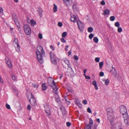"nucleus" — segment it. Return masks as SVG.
Returning <instances> with one entry per match:
<instances>
[{
  "label": "nucleus",
  "mask_w": 129,
  "mask_h": 129,
  "mask_svg": "<svg viewBox=\"0 0 129 129\" xmlns=\"http://www.w3.org/2000/svg\"><path fill=\"white\" fill-rule=\"evenodd\" d=\"M37 49L38 50L36 51V54L38 61L42 63L44 61L43 57H44L45 55V52L43 48L40 45L38 46Z\"/></svg>",
  "instance_id": "1"
},
{
  "label": "nucleus",
  "mask_w": 129,
  "mask_h": 129,
  "mask_svg": "<svg viewBox=\"0 0 129 129\" xmlns=\"http://www.w3.org/2000/svg\"><path fill=\"white\" fill-rule=\"evenodd\" d=\"M106 111L107 113L108 118L111 122L113 120L114 118L113 116V111L112 109L109 108L107 109Z\"/></svg>",
  "instance_id": "2"
},
{
  "label": "nucleus",
  "mask_w": 129,
  "mask_h": 129,
  "mask_svg": "<svg viewBox=\"0 0 129 129\" xmlns=\"http://www.w3.org/2000/svg\"><path fill=\"white\" fill-rule=\"evenodd\" d=\"M50 58L51 62L53 64H55L57 63V61L56 59V56L54 53L51 52L50 53Z\"/></svg>",
  "instance_id": "3"
},
{
  "label": "nucleus",
  "mask_w": 129,
  "mask_h": 129,
  "mask_svg": "<svg viewBox=\"0 0 129 129\" xmlns=\"http://www.w3.org/2000/svg\"><path fill=\"white\" fill-rule=\"evenodd\" d=\"M12 17L13 19L14 20L16 25L17 26L18 28H20V23L18 21L16 15L14 14H13L12 15Z\"/></svg>",
  "instance_id": "4"
},
{
  "label": "nucleus",
  "mask_w": 129,
  "mask_h": 129,
  "mask_svg": "<svg viewBox=\"0 0 129 129\" xmlns=\"http://www.w3.org/2000/svg\"><path fill=\"white\" fill-rule=\"evenodd\" d=\"M31 95V101L30 99L29 100V101L30 103L34 106H36L37 105V102L36 99L35 98L34 96L33 95L32 93L30 94Z\"/></svg>",
  "instance_id": "5"
},
{
  "label": "nucleus",
  "mask_w": 129,
  "mask_h": 129,
  "mask_svg": "<svg viewBox=\"0 0 129 129\" xmlns=\"http://www.w3.org/2000/svg\"><path fill=\"white\" fill-rule=\"evenodd\" d=\"M24 30L27 35H30L31 33V30L30 27L27 24L24 25L23 26Z\"/></svg>",
  "instance_id": "6"
},
{
  "label": "nucleus",
  "mask_w": 129,
  "mask_h": 129,
  "mask_svg": "<svg viewBox=\"0 0 129 129\" xmlns=\"http://www.w3.org/2000/svg\"><path fill=\"white\" fill-rule=\"evenodd\" d=\"M45 112L47 114V115L48 116H50L51 114V108L50 106L48 104H46L44 106Z\"/></svg>",
  "instance_id": "7"
},
{
  "label": "nucleus",
  "mask_w": 129,
  "mask_h": 129,
  "mask_svg": "<svg viewBox=\"0 0 129 129\" xmlns=\"http://www.w3.org/2000/svg\"><path fill=\"white\" fill-rule=\"evenodd\" d=\"M120 113L121 114L127 112L126 107L123 105H121L120 106Z\"/></svg>",
  "instance_id": "8"
},
{
  "label": "nucleus",
  "mask_w": 129,
  "mask_h": 129,
  "mask_svg": "<svg viewBox=\"0 0 129 129\" xmlns=\"http://www.w3.org/2000/svg\"><path fill=\"white\" fill-rule=\"evenodd\" d=\"M77 25L79 29L81 31H82L84 29V26L83 23L80 21L79 20L77 22Z\"/></svg>",
  "instance_id": "9"
},
{
  "label": "nucleus",
  "mask_w": 129,
  "mask_h": 129,
  "mask_svg": "<svg viewBox=\"0 0 129 129\" xmlns=\"http://www.w3.org/2000/svg\"><path fill=\"white\" fill-rule=\"evenodd\" d=\"M115 129H122V124L120 122L117 123L115 125Z\"/></svg>",
  "instance_id": "10"
},
{
  "label": "nucleus",
  "mask_w": 129,
  "mask_h": 129,
  "mask_svg": "<svg viewBox=\"0 0 129 129\" xmlns=\"http://www.w3.org/2000/svg\"><path fill=\"white\" fill-rule=\"evenodd\" d=\"M5 61L8 67H11L12 66V64L8 57H6L5 58Z\"/></svg>",
  "instance_id": "11"
},
{
  "label": "nucleus",
  "mask_w": 129,
  "mask_h": 129,
  "mask_svg": "<svg viewBox=\"0 0 129 129\" xmlns=\"http://www.w3.org/2000/svg\"><path fill=\"white\" fill-rule=\"evenodd\" d=\"M50 85L52 88H53V92L55 93L56 94V95L57 94V93H58V88L57 87H53V86H52V85Z\"/></svg>",
  "instance_id": "12"
},
{
  "label": "nucleus",
  "mask_w": 129,
  "mask_h": 129,
  "mask_svg": "<svg viewBox=\"0 0 129 129\" xmlns=\"http://www.w3.org/2000/svg\"><path fill=\"white\" fill-rule=\"evenodd\" d=\"M110 13V10L107 9L105 10L104 11L103 14L104 15H108Z\"/></svg>",
  "instance_id": "13"
},
{
  "label": "nucleus",
  "mask_w": 129,
  "mask_h": 129,
  "mask_svg": "<svg viewBox=\"0 0 129 129\" xmlns=\"http://www.w3.org/2000/svg\"><path fill=\"white\" fill-rule=\"evenodd\" d=\"M110 72H112V74L115 77L117 78V71L115 70L114 68L113 71L112 70H111Z\"/></svg>",
  "instance_id": "14"
},
{
  "label": "nucleus",
  "mask_w": 129,
  "mask_h": 129,
  "mask_svg": "<svg viewBox=\"0 0 129 129\" xmlns=\"http://www.w3.org/2000/svg\"><path fill=\"white\" fill-rule=\"evenodd\" d=\"M124 122L126 125L127 126L129 125V117H127V118L124 119Z\"/></svg>",
  "instance_id": "15"
},
{
  "label": "nucleus",
  "mask_w": 129,
  "mask_h": 129,
  "mask_svg": "<svg viewBox=\"0 0 129 129\" xmlns=\"http://www.w3.org/2000/svg\"><path fill=\"white\" fill-rule=\"evenodd\" d=\"M76 16L74 15L72 16L71 18V20L74 23H75L76 21Z\"/></svg>",
  "instance_id": "16"
},
{
  "label": "nucleus",
  "mask_w": 129,
  "mask_h": 129,
  "mask_svg": "<svg viewBox=\"0 0 129 129\" xmlns=\"http://www.w3.org/2000/svg\"><path fill=\"white\" fill-rule=\"evenodd\" d=\"M55 96V100L58 103H59L60 102V98L59 97L58 94L56 95Z\"/></svg>",
  "instance_id": "17"
},
{
  "label": "nucleus",
  "mask_w": 129,
  "mask_h": 129,
  "mask_svg": "<svg viewBox=\"0 0 129 129\" xmlns=\"http://www.w3.org/2000/svg\"><path fill=\"white\" fill-rule=\"evenodd\" d=\"M37 11L39 12V15L41 17L42 16V13L43 11L42 9L40 8L39 7L38 8Z\"/></svg>",
  "instance_id": "18"
},
{
  "label": "nucleus",
  "mask_w": 129,
  "mask_h": 129,
  "mask_svg": "<svg viewBox=\"0 0 129 129\" xmlns=\"http://www.w3.org/2000/svg\"><path fill=\"white\" fill-rule=\"evenodd\" d=\"M73 8L74 11H77L78 8L77 5L76 4H74L73 6Z\"/></svg>",
  "instance_id": "19"
},
{
  "label": "nucleus",
  "mask_w": 129,
  "mask_h": 129,
  "mask_svg": "<svg viewBox=\"0 0 129 129\" xmlns=\"http://www.w3.org/2000/svg\"><path fill=\"white\" fill-rule=\"evenodd\" d=\"M123 115V117L124 119L127 118V117H129L127 114V112L124 113L122 114Z\"/></svg>",
  "instance_id": "20"
},
{
  "label": "nucleus",
  "mask_w": 129,
  "mask_h": 129,
  "mask_svg": "<svg viewBox=\"0 0 129 129\" xmlns=\"http://www.w3.org/2000/svg\"><path fill=\"white\" fill-rule=\"evenodd\" d=\"M13 44L15 45H17V44H19L18 43V40L16 38H15L13 42Z\"/></svg>",
  "instance_id": "21"
},
{
  "label": "nucleus",
  "mask_w": 129,
  "mask_h": 129,
  "mask_svg": "<svg viewBox=\"0 0 129 129\" xmlns=\"http://www.w3.org/2000/svg\"><path fill=\"white\" fill-rule=\"evenodd\" d=\"M14 46L16 48L17 51L18 52L20 51V47L19 44H17V45H15Z\"/></svg>",
  "instance_id": "22"
},
{
  "label": "nucleus",
  "mask_w": 129,
  "mask_h": 129,
  "mask_svg": "<svg viewBox=\"0 0 129 129\" xmlns=\"http://www.w3.org/2000/svg\"><path fill=\"white\" fill-rule=\"evenodd\" d=\"M31 25L33 26L36 24V22L34 20L32 19L31 21Z\"/></svg>",
  "instance_id": "23"
},
{
  "label": "nucleus",
  "mask_w": 129,
  "mask_h": 129,
  "mask_svg": "<svg viewBox=\"0 0 129 129\" xmlns=\"http://www.w3.org/2000/svg\"><path fill=\"white\" fill-rule=\"evenodd\" d=\"M42 89L45 90L47 89V86H46L45 83H43L42 85Z\"/></svg>",
  "instance_id": "24"
},
{
  "label": "nucleus",
  "mask_w": 129,
  "mask_h": 129,
  "mask_svg": "<svg viewBox=\"0 0 129 129\" xmlns=\"http://www.w3.org/2000/svg\"><path fill=\"white\" fill-rule=\"evenodd\" d=\"M54 7L53 9V11L54 12H56L57 10V7L55 4H54Z\"/></svg>",
  "instance_id": "25"
},
{
  "label": "nucleus",
  "mask_w": 129,
  "mask_h": 129,
  "mask_svg": "<svg viewBox=\"0 0 129 129\" xmlns=\"http://www.w3.org/2000/svg\"><path fill=\"white\" fill-rule=\"evenodd\" d=\"M93 28L92 27H89L88 29V32L91 33L92 32L93 30Z\"/></svg>",
  "instance_id": "26"
},
{
  "label": "nucleus",
  "mask_w": 129,
  "mask_h": 129,
  "mask_svg": "<svg viewBox=\"0 0 129 129\" xmlns=\"http://www.w3.org/2000/svg\"><path fill=\"white\" fill-rule=\"evenodd\" d=\"M76 104L78 106H79V107L81 108V107H82V105L79 102L76 101Z\"/></svg>",
  "instance_id": "27"
},
{
  "label": "nucleus",
  "mask_w": 129,
  "mask_h": 129,
  "mask_svg": "<svg viewBox=\"0 0 129 129\" xmlns=\"http://www.w3.org/2000/svg\"><path fill=\"white\" fill-rule=\"evenodd\" d=\"M93 40L95 43H97L98 42L99 39L97 37H95L94 38Z\"/></svg>",
  "instance_id": "28"
},
{
  "label": "nucleus",
  "mask_w": 129,
  "mask_h": 129,
  "mask_svg": "<svg viewBox=\"0 0 129 129\" xmlns=\"http://www.w3.org/2000/svg\"><path fill=\"white\" fill-rule=\"evenodd\" d=\"M104 64V63L103 61L100 62L99 63V66L100 69H101Z\"/></svg>",
  "instance_id": "29"
},
{
  "label": "nucleus",
  "mask_w": 129,
  "mask_h": 129,
  "mask_svg": "<svg viewBox=\"0 0 129 129\" xmlns=\"http://www.w3.org/2000/svg\"><path fill=\"white\" fill-rule=\"evenodd\" d=\"M67 35V33L66 32H64L63 33L62 35V36L63 38H65Z\"/></svg>",
  "instance_id": "30"
},
{
  "label": "nucleus",
  "mask_w": 129,
  "mask_h": 129,
  "mask_svg": "<svg viewBox=\"0 0 129 129\" xmlns=\"http://www.w3.org/2000/svg\"><path fill=\"white\" fill-rule=\"evenodd\" d=\"M109 82V80L108 79H107L105 80V84L106 85H108Z\"/></svg>",
  "instance_id": "31"
},
{
  "label": "nucleus",
  "mask_w": 129,
  "mask_h": 129,
  "mask_svg": "<svg viewBox=\"0 0 129 129\" xmlns=\"http://www.w3.org/2000/svg\"><path fill=\"white\" fill-rule=\"evenodd\" d=\"M115 19V17L114 16H112L110 17V21H113Z\"/></svg>",
  "instance_id": "32"
},
{
  "label": "nucleus",
  "mask_w": 129,
  "mask_h": 129,
  "mask_svg": "<svg viewBox=\"0 0 129 129\" xmlns=\"http://www.w3.org/2000/svg\"><path fill=\"white\" fill-rule=\"evenodd\" d=\"M117 27H119L120 26V24L118 22H117L115 23L114 24Z\"/></svg>",
  "instance_id": "33"
},
{
  "label": "nucleus",
  "mask_w": 129,
  "mask_h": 129,
  "mask_svg": "<svg viewBox=\"0 0 129 129\" xmlns=\"http://www.w3.org/2000/svg\"><path fill=\"white\" fill-rule=\"evenodd\" d=\"M32 86L33 87L37 88L38 87V85L37 84H32Z\"/></svg>",
  "instance_id": "34"
},
{
  "label": "nucleus",
  "mask_w": 129,
  "mask_h": 129,
  "mask_svg": "<svg viewBox=\"0 0 129 129\" xmlns=\"http://www.w3.org/2000/svg\"><path fill=\"white\" fill-rule=\"evenodd\" d=\"M118 28L117 29V31L118 33H121L122 31V29L121 27H118Z\"/></svg>",
  "instance_id": "35"
},
{
  "label": "nucleus",
  "mask_w": 129,
  "mask_h": 129,
  "mask_svg": "<svg viewBox=\"0 0 129 129\" xmlns=\"http://www.w3.org/2000/svg\"><path fill=\"white\" fill-rule=\"evenodd\" d=\"M94 37V35L92 33L90 34L89 36V38L90 39H91Z\"/></svg>",
  "instance_id": "36"
},
{
  "label": "nucleus",
  "mask_w": 129,
  "mask_h": 129,
  "mask_svg": "<svg viewBox=\"0 0 129 129\" xmlns=\"http://www.w3.org/2000/svg\"><path fill=\"white\" fill-rule=\"evenodd\" d=\"M12 78L13 80L14 81H16L17 80V77L13 75L12 76Z\"/></svg>",
  "instance_id": "37"
},
{
  "label": "nucleus",
  "mask_w": 129,
  "mask_h": 129,
  "mask_svg": "<svg viewBox=\"0 0 129 129\" xmlns=\"http://www.w3.org/2000/svg\"><path fill=\"white\" fill-rule=\"evenodd\" d=\"M100 58L99 57H96L95 58V60L97 62H99L100 61Z\"/></svg>",
  "instance_id": "38"
},
{
  "label": "nucleus",
  "mask_w": 129,
  "mask_h": 129,
  "mask_svg": "<svg viewBox=\"0 0 129 129\" xmlns=\"http://www.w3.org/2000/svg\"><path fill=\"white\" fill-rule=\"evenodd\" d=\"M89 124H90L91 125H93V120H92V119L91 118H90L89 119Z\"/></svg>",
  "instance_id": "39"
},
{
  "label": "nucleus",
  "mask_w": 129,
  "mask_h": 129,
  "mask_svg": "<svg viewBox=\"0 0 129 129\" xmlns=\"http://www.w3.org/2000/svg\"><path fill=\"white\" fill-rule=\"evenodd\" d=\"M91 126L90 125L88 124L86 127V129H91Z\"/></svg>",
  "instance_id": "40"
},
{
  "label": "nucleus",
  "mask_w": 129,
  "mask_h": 129,
  "mask_svg": "<svg viewBox=\"0 0 129 129\" xmlns=\"http://www.w3.org/2000/svg\"><path fill=\"white\" fill-rule=\"evenodd\" d=\"M60 40L62 42H63L64 43H66V41L65 40V39L64 38H63V37L62 38H61L60 39Z\"/></svg>",
  "instance_id": "41"
},
{
  "label": "nucleus",
  "mask_w": 129,
  "mask_h": 129,
  "mask_svg": "<svg viewBox=\"0 0 129 129\" xmlns=\"http://www.w3.org/2000/svg\"><path fill=\"white\" fill-rule=\"evenodd\" d=\"M6 108L8 109H10V105L7 104L6 105Z\"/></svg>",
  "instance_id": "42"
},
{
  "label": "nucleus",
  "mask_w": 129,
  "mask_h": 129,
  "mask_svg": "<svg viewBox=\"0 0 129 129\" xmlns=\"http://www.w3.org/2000/svg\"><path fill=\"white\" fill-rule=\"evenodd\" d=\"M87 111L88 112L90 113H91L92 111H91L90 108L88 107L87 108Z\"/></svg>",
  "instance_id": "43"
},
{
  "label": "nucleus",
  "mask_w": 129,
  "mask_h": 129,
  "mask_svg": "<svg viewBox=\"0 0 129 129\" xmlns=\"http://www.w3.org/2000/svg\"><path fill=\"white\" fill-rule=\"evenodd\" d=\"M82 103L85 105H86L87 104V101L86 100H84L82 102Z\"/></svg>",
  "instance_id": "44"
},
{
  "label": "nucleus",
  "mask_w": 129,
  "mask_h": 129,
  "mask_svg": "<svg viewBox=\"0 0 129 129\" xmlns=\"http://www.w3.org/2000/svg\"><path fill=\"white\" fill-rule=\"evenodd\" d=\"M39 37L40 39H42V34L39 33Z\"/></svg>",
  "instance_id": "45"
},
{
  "label": "nucleus",
  "mask_w": 129,
  "mask_h": 129,
  "mask_svg": "<svg viewBox=\"0 0 129 129\" xmlns=\"http://www.w3.org/2000/svg\"><path fill=\"white\" fill-rule=\"evenodd\" d=\"M68 127L70 126L71 125V123L69 122H68L66 123Z\"/></svg>",
  "instance_id": "46"
},
{
  "label": "nucleus",
  "mask_w": 129,
  "mask_h": 129,
  "mask_svg": "<svg viewBox=\"0 0 129 129\" xmlns=\"http://www.w3.org/2000/svg\"><path fill=\"white\" fill-rule=\"evenodd\" d=\"M58 25L59 27H61L62 25V24L61 22H59L58 23Z\"/></svg>",
  "instance_id": "47"
},
{
  "label": "nucleus",
  "mask_w": 129,
  "mask_h": 129,
  "mask_svg": "<svg viewBox=\"0 0 129 129\" xmlns=\"http://www.w3.org/2000/svg\"><path fill=\"white\" fill-rule=\"evenodd\" d=\"M104 73L103 72H101L100 73V76L102 77L104 75Z\"/></svg>",
  "instance_id": "48"
},
{
  "label": "nucleus",
  "mask_w": 129,
  "mask_h": 129,
  "mask_svg": "<svg viewBox=\"0 0 129 129\" xmlns=\"http://www.w3.org/2000/svg\"><path fill=\"white\" fill-rule=\"evenodd\" d=\"M97 127V125L96 123L94 124L93 125V129H96Z\"/></svg>",
  "instance_id": "49"
},
{
  "label": "nucleus",
  "mask_w": 129,
  "mask_h": 129,
  "mask_svg": "<svg viewBox=\"0 0 129 129\" xmlns=\"http://www.w3.org/2000/svg\"><path fill=\"white\" fill-rule=\"evenodd\" d=\"M74 59L76 60H78V57L76 55H74Z\"/></svg>",
  "instance_id": "50"
},
{
  "label": "nucleus",
  "mask_w": 129,
  "mask_h": 129,
  "mask_svg": "<svg viewBox=\"0 0 129 129\" xmlns=\"http://www.w3.org/2000/svg\"><path fill=\"white\" fill-rule=\"evenodd\" d=\"M27 108L28 110H30L31 109V107L29 105H28Z\"/></svg>",
  "instance_id": "51"
},
{
  "label": "nucleus",
  "mask_w": 129,
  "mask_h": 129,
  "mask_svg": "<svg viewBox=\"0 0 129 129\" xmlns=\"http://www.w3.org/2000/svg\"><path fill=\"white\" fill-rule=\"evenodd\" d=\"M63 2L65 3L67 5V2H70V0H63Z\"/></svg>",
  "instance_id": "52"
},
{
  "label": "nucleus",
  "mask_w": 129,
  "mask_h": 129,
  "mask_svg": "<svg viewBox=\"0 0 129 129\" xmlns=\"http://www.w3.org/2000/svg\"><path fill=\"white\" fill-rule=\"evenodd\" d=\"M92 84L94 86L97 85V83L96 81H94L92 82Z\"/></svg>",
  "instance_id": "53"
},
{
  "label": "nucleus",
  "mask_w": 129,
  "mask_h": 129,
  "mask_svg": "<svg viewBox=\"0 0 129 129\" xmlns=\"http://www.w3.org/2000/svg\"><path fill=\"white\" fill-rule=\"evenodd\" d=\"M101 4L102 5H104L105 4V3L104 1H103L101 2Z\"/></svg>",
  "instance_id": "54"
},
{
  "label": "nucleus",
  "mask_w": 129,
  "mask_h": 129,
  "mask_svg": "<svg viewBox=\"0 0 129 129\" xmlns=\"http://www.w3.org/2000/svg\"><path fill=\"white\" fill-rule=\"evenodd\" d=\"M3 9L0 7V13H2L3 12Z\"/></svg>",
  "instance_id": "55"
},
{
  "label": "nucleus",
  "mask_w": 129,
  "mask_h": 129,
  "mask_svg": "<svg viewBox=\"0 0 129 129\" xmlns=\"http://www.w3.org/2000/svg\"><path fill=\"white\" fill-rule=\"evenodd\" d=\"M52 82L53 85H54V86L55 87V86L56 87V86L55 84V82L54 81V80H53Z\"/></svg>",
  "instance_id": "56"
},
{
  "label": "nucleus",
  "mask_w": 129,
  "mask_h": 129,
  "mask_svg": "<svg viewBox=\"0 0 129 129\" xmlns=\"http://www.w3.org/2000/svg\"><path fill=\"white\" fill-rule=\"evenodd\" d=\"M85 78L86 79H90V77H89V76H85Z\"/></svg>",
  "instance_id": "57"
},
{
  "label": "nucleus",
  "mask_w": 129,
  "mask_h": 129,
  "mask_svg": "<svg viewBox=\"0 0 129 129\" xmlns=\"http://www.w3.org/2000/svg\"><path fill=\"white\" fill-rule=\"evenodd\" d=\"M50 47L52 50H54L55 49L52 46H50Z\"/></svg>",
  "instance_id": "58"
},
{
  "label": "nucleus",
  "mask_w": 129,
  "mask_h": 129,
  "mask_svg": "<svg viewBox=\"0 0 129 129\" xmlns=\"http://www.w3.org/2000/svg\"><path fill=\"white\" fill-rule=\"evenodd\" d=\"M94 86L95 88L96 89L98 90V86L97 85V84Z\"/></svg>",
  "instance_id": "59"
},
{
  "label": "nucleus",
  "mask_w": 129,
  "mask_h": 129,
  "mask_svg": "<svg viewBox=\"0 0 129 129\" xmlns=\"http://www.w3.org/2000/svg\"><path fill=\"white\" fill-rule=\"evenodd\" d=\"M96 121L99 123H100V119L99 118H98L96 119Z\"/></svg>",
  "instance_id": "60"
},
{
  "label": "nucleus",
  "mask_w": 129,
  "mask_h": 129,
  "mask_svg": "<svg viewBox=\"0 0 129 129\" xmlns=\"http://www.w3.org/2000/svg\"><path fill=\"white\" fill-rule=\"evenodd\" d=\"M68 55H70L72 53L71 51V50H70L69 52H68Z\"/></svg>",
  "instance_id": "61"
},
{
  "label": "nucleus",
  "mask_w": 129,
  "mask_h": 129,
  "mask_svg": "<svg viewBox=\"0 0 129 129\" xmlns=\"http://www.w3.org/2000/svg\"><path fill=\"white\" fill-rule=\"evenodd\" d=\"M68 67H69L70 68L71 67V66L70 64H68Z\"/></svg>",
  "instance_id": "62"
},
{
  "label": "nucleus",
  "mask_w": 129,
  "mask_h": 129,
  "mask_svg": "<svg viewBox=\"0 0 129 129\" xmlns=\"http://www.w3.org/2000/svg\"><path fill=\"white\" fill-rule=\"evenodd\" d=\"M86 69H85L84 70V74H85V73H86Z\"/></svg>",
  "instance_id": "63"
},
{
  "label": "nucleus",
  "mask_w": 129,
  "mask_h": 129,
  "mask_svg": "<svg viewBox=\"0 0 129 129\" xmlns=\"http://www.w3.org/2000/svg\"><path fill=\"white\" fill-rule=\"evenodd\" d=\"M62 74H61V76L59 77V78L60 79H61V78L62 77Z\"/></svg>",
  "instance_id": "64"
}]
</instances>
